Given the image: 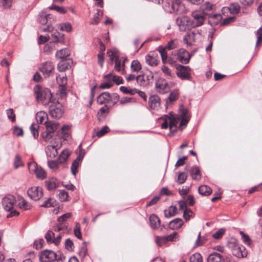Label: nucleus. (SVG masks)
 Returning a JSON list of instances; mask_svg holds the SVG:
<instances>
[{
	"instance_id": "1",
	"label": "nucleus",
	"mask_w": 262,
	"mask_h": 262,
	"mask_svg": "<svg viewBox=\"0 0 262 262\" xmlns=\"http://www.w3.org/2000/svg\"><path fill=\"white\" fill-rule=\"evenodd\" d=\"M33 91L38 102H41L43 105H47L51 101L52 96L48 89L36 85L34 86Z\"/></svg>"
},
{
	"instance_id": "2",
	"label": "nucleus",
	"mask_w": 262,
	"mask_h": 262,
	"mask_svg": "<svg viewBox=\"0 0 262 262\" xmlns=\"http://www.w3.org/2000/svg\"><path fill=\"white\" fill-rule=\"evenodd\" d=\"M119 96L115 93L111 95L108 92H103L97 97V103L100 105H107L110 107L114 106L118 101Z\"/></svg>"
},
{
	"instance_id": "3",
	"label": "nucleus",
	"mask_w": 262,
	"mask_h": 262,
	"mask_svg": "<svg viewBox=\"0 0 262 262\" xmlns=\"http://www.w3.org/2000/svg\"><path fill=\"white\" fill-rule=\"evenodd\" d=\"M16 203L15 197L10 194H8L4 197L2 200V205L4 209L7 211H10L9 214L7 215L8 218L16 216L19 214V212L15 210H13L14 205Z\"/></svg>"
},
{
	"instance_id": "4",
	"label": "nucleus",
	"mask_w": 262,
	"mask_h": 262,
	"mask_svg": "<svg viewBox=\"0 0 262 262\" xmlns=\"http://www.w3.org/2000/svg\"><path fill=\"white\" fill-rule=\"evenodd\" d=\"M190 20L193 28L201 26L206 20L205 13L202 11H194L191 14Z\"/></svg>"
},
{
	"instance_id": "5",
	"label": "nucleus",
	"mask_w": 262,
	"mask_h": 262,
	"mask_svg": "<svg viewBox=\"0 0 262 262\" xmlns=\"http://www.w3.org/2000/svg\"><path fill=\"white\" fill-rule=\"evenodd\" d=\"M39 259L41 262H52L55 260H62V257L61 255L58 257V255L52 250H45L40 253Z\"/></svg>"
},
{
	"instance_id": "6",
	"label": "nucleus",
	"mask_w": 262,
	"mask_h": 262,
	"mask_svg": "<svg viewBox=\"0 0 262 262\" xmlns=\"http://www.w3.org/2000/svg\"><path fill=\"white\" fill-rule=\"evenodd\" d=\"M176 23L181 31L185 32L193 28L190 17L187 16L178 17L176 20Z\"/></svg>"
},
{
	"instance_id": "7",
	"label": "nucleus",
	"mask_w": 262,
	"mask_h": 262,
	"mask_svg": "<svg viewBox=\"0 0 262 262\" xmlns=\"http://www.w3.org/2000/svg\"><path fill=\"white\" fill-rule=\"evenodd\" d=\"M155 88L156 91L160 94H165L169 92L170 86L166 80L163 78H159L156 81Z\"/></svg>"
},
{
	"instance_id": "8",
	"label": "nucleus",
	"mask_w": 262,
	"mask_h": 262,
	"mask_svg": "<svg viewBox=\"0 0 262 262\" xmlns=\"http://www.w3.org/2000/svg\"><path fill=\"white\" fill-rule=\"evenodd\" d=\"M27 193L29 196L34 201H38L43 196L41 188L39 187H32L28 190Z\"/></svg>"
},
{
	"instance_id": "9",
	"label": "nucleus",
	"mask_w": 262,
	"mask_h": 262,
	"mask_svg": "<svg viewBox=\"0 0 262 262\" xmlns=\"http://www.w3.org/2000/svg\"><path fill=\"white\" fill-rule=\"evenodd\" d=\"M29 170L34 171L37 178L43 180L46 177V173L41 167H38L35 163L28 164Z\"/></svg>"
},
{
	"instance_id": "10",
	"label": "nucleus",
	"mask_w": 262,
	"mask_h": 262,
	"mask_svg": "<svg viewBox=\"0 0 262 262\" xmlns=\"http://www.w3.org/2000/svg\"><path fill=\"white\" fill-rule=\"evenodd\" d=\"M50 114L53 118H59L63 114L62 106L60 104L56 105H51L49 108Z\"/></svg>"
},
{
	"instance_id": "11",
	"label": "nucleus",
	"mask_w": 262,
	"mask_h": 262,
	"mask_svg": "<svg viewBox=\"0 0 262 262\" xmlns=\"http://www.w3.org/2000/svg\"><path fill=\"white\" fill-rule=\"evenodd\" d=\"M233 247L232 249V254L237 257L242 258L246 257L247 252L244 247H239L238 245L232 243Z\"/></svg>"
},
{
	"instance_id": "12",
	"label": "nucleus",
	"mask_w": 262,
	"mask_h": 262,
	"mask_svg": "<svg viewBox=\"0 0 262 262\" xmlns=\"http://www.w3.org/2000/svg\"><path fill=\"white\" fill-rule=\"evenodd\" d=\"M190 55L188 52L184 49H180L177 52L178 60L183 63H188L190 60Z\"/></svg>"
},
{
	"instance_id": "13",
	"label": "nucleus",
	"mask_w": 262,
	"mask_h": 262,
	"mask_svg": "<svg viewBox=\"0 0 262 262\" xmlns=\"http://www.w3.org/2000/svg\"><path fill=\"white\" fill-rule=\"evenodd\" d=\"M168 117L170 118V120L169 121V128L170 132L168 134V135L172 136L177 132V125L180 118L179 117H174L171 113H169Z\"/></svg>"
},
{
	"instance_id": "14",
	"label": "nucleus",
	"mask_w": 262,
	"mask_h": 262,
	"mask_svg": "<svg viewBox=\"0 0 262 262\" xmlns=\"http://www.w3.org/2000/svg\"><path fill=\"white\" fill-rule=\"evenodd\" d=\"M54 69V66L52 62L47 61L43 63L39 68V70L46 76H49V74Z\"/></svg>"
},
{
	"instance_id": "15",
	"label": "nucleus",
	"mask_w": 262,
	"mask_h": 262,
	"mask_svg": "<svg viewBox=\"0 0 262 262\" xmlns=\"http://www.w3.org/2000/svg\"><path fill=\"white\" fill-rule=\"evenodd\" d=\"M181 69L177 72V76L181 79H189L190 78V74L189 71L190 69L188 66H180Z\"/></svg>"
},
{
	"instance_id": "16",
	"label": "nucleus",
	"mask_w": 262,
	"mask_h": 262,
	"mask_svg": "<svg viewBox=\"0 0 262 262\" xmlns=\"http://www.w3.org/2000/svg\"><path fill=\"white\" fill-rule=\"evenodd\" d=\"M83 157V156L81 152H79V156L76 158V159L73 161L72 163L71 167V170L72 173V174L74 176H76L77 171H78V168L80 165V164L82 160V158Z\"/></svg>"
},
{
	"instance_id": "17",
	"label": "nucleus",
	"mask_w": 262,
	"mask_h": 262,
	"mask_svg": "<svg viewBox=\"0 0 262 262\" xmlns=\"http://www.w3.org/2000/svg\"><path fill=\"white\" fill-rule=\"evenodd\" d=\"M165 48L159 47L158 51L161 55L162 61L164 63L173 64L175 62L171 57L167 56V52Z\"/></svg>"
},
{
	"instance_id": "18",
	"label": "nucleus",
	"mask_w": 262,
	"mask_h": 262,
	"mask_svg": "<svg viewBox=\"0 0 262 262\" xmlns=\"http://www.w3.org/2000/svg\"><path fill=\"white\" fill-rule=\"evenodd\" d=\"M57 146L48 145L46 148V152L48 157L51 158H55L58 155V149Z\"/></svg>"
},
{
	"instance_id": "19",
	"label": "nucleus",
	"mask_w": 262,
	"mask_h": 262,
	"mask_svg": "<svg viewBox=\"0 0 262 262\" xmlns=\"http://www.w3.org/2000/svg\"><path fill=\"white\" fill-rule=\"evenodd\" d=\"M149 220L150 226L152 229H157L159 228L161 222L157 215L152 214L149 216Z\"/></svg>"
},
{
	"instance_id": "20",
	"label": "nucleus",
	"mask_w": 262,
	"mask_h": 262,
	"mask_svg": "<svg viewBox=\"0 0 262 262\" xmlns=\"http://www.w3.org/2000/svg\"><path fill=\"white\" fill-rule=\"evenodd\" d=\"M183 225V221L180 218H176L169 223V228L172 230L178 229Z\"/></svg>"
},
{
	"instance_id": "21",
	"label": "nucleus",
	"mask_w": 262,
	"mask_h": 262,
	"mask_svg": "<svg viewBox=\"0 0 262 262\" xmlns=\"http://www.w3.org/2000/svg\"><path fill=\"white\" fill-rule=\"evenodd\" d=\"M46 131L52 134L58 128L59 124L52 121H46L45 123Z\"/></svg>"
},
{
	"instance_id": "22",
	"label": "nucleus",
	"mask_w": 262,
	"mask_h": 262,
	"mask_svg": "<svg viewBox=\"0 0 262 262\" xmlns=\"http://www.w3.org/2000/svg\"><path fill=\"white\" fill-rule=\"evenodd\" d=\"M160 98L157 95H153L149 98V105L151 108L155 109L160 105Z\"/></svg>"
},
{
	"instance_id": "23",
	"label": "nucleus",
	"mask_w": 262,
	"mask_h": 262,
	"mask_svg": "<svg viewBox=\"0 0 262 262\" xmlns=\"http://www.w3.org/2000/svg\"><path fill=\"white\" fill-rule=\"evenodd\" d=\"M47 189L49 190L55 189L58 185L57 180L55 178H52L45 182Z\"/></svg>"
},
{
	"instance_id": "24",
	"label": "nucleus",
	"mask_w": 262,
	"mask_h": 262,
	"mask_svg": "<svg viewBox=\"0 0 262 262\" xmlns=\"http://www.w3.org/2000/svg\"><path fill=\"white\" fill-rule=\"evenodd\" d=\"M105 80L111 79L112 82H115L117 84L123 83V79L119 76L113 75L112 74H108L104 76Z\"/></svg>"
},
{
	"instance_id": "25",
	"label": "nucleus",
	"mask_w": 262,
	"mask_h": 262,
	"mask_svg": "<svg viewBox=\"0 0 262 262\" xmlns=\"http://www.w3.org/2000/svg\"><path fill=\"white\" fill-rule=\"evenodd\" d=\"M69 55H70L69 50L67 48H64V49H61L56 52V57L58 59H60L64 60Z\"/></svg>"
},
{
	"instance_id": "26",
	"label": "nucleus",
	"mask_w": 262,
	"mask_h": 262,
	"mask_svg": "<svg viewBox=\"0 0 262 262\" xmlns=\"http://www.w3.org/2000/svg\"><path fill=\"white\" fill-rule=\"evenodd\" d=\"M190 172L192 179L194 180H199L201 179V174L198 167H192L190 169Z\"/></svg>"
},
{
	"instance_id": "27",
	"label": "nucleus",
	"mask_w": 262,
	"mask_h": 262,
	"mask_svg": "<svg viewBox=\"0 0 262 262\" xmlns=\"http://www.w3.org/2000/svg\"><path fill=\"white\" fill-rule=\"evenodd\" d=\"M199 193L205 196H208L211 194L212 189L207 185H203L200 186L198 188Z\"/></svg>"
},
{
	"instance_id": "28",
	"label": "nucleus",
	"mask_w": 262,
	"mask_h": 262,
	"mask_svg": "<svg viewBox=\"0 0 262 262\" xmlns=\"http://www.w3.org/2000/svg\"><path fill=\"white\" fill-rule=\"evenodd\" d=\"M164 215L166 218H169L174 216L177 213V208L174 206H170L164 210Z\"/></svg>"
},
{
	"instance_id": "29",
	"label": "nucleus",
	"mask_w": 262,
	"mask_h": 262,
	"mask_svg": "<svg viewBox=\"0 0 262 262\" xmlns=\"http://www.w3.org/2000/svg\"><path fill=\"white\" fill-rule=\"evenodd\" d=\"M207 262H223L222 261L221 254L213 252L211 253L208 257Z\"/></svg>"
},
{
	"instance_id": "30",
	"label": "nucleus",
	"mask_w": 262,
	"mask_h": 262,
	"mask_svg": "<svg viewBox=\"0 0 262 262\" xmlns=\"http://www.w3.org/2000/svg\"><path fill=\"white\" fill-rule=\"evenodd\" d=\"M68 227V223L67 222H58V223L54 226L53 229L55 231L59 232L67 229Z\"/></svg>"
},
{
	"instance_id": "31",
	"label": "nucleus",
	"mask_w": 262,
	"mask_h": 262,
	"mask_svg": "<svg viewBox=\"0 0 262 262\" xmlns=\"http://www.w3.org/2000/svg\"><path fill=\"white\" fill-rule=\"evenodd\" d=\"M70 155V152L67 150H63L59 155L58 161L59 163L62 164L66 162Z\"/></svg>"
},
{
	"instance_id": "32",
	"label": "nucleus",
	"mask_w": 262,
	"mask_h": 262,
	"mask_svg": "<svg viewBox=\"0 0 262 262\" xmlns=\"http://www.w3.org/2000/svg\"><path fill=\"white\" fill-rule=\"evenodd\" d=\"M224 10H228L231 13L237 14L240 10V7L238 3L231 4L229 7L224 8Z\"/></svg>"
},
{
	"instance_id": "33",
	"label": "nucleus",
	"mask_w": 262,
	"mask_h": 262,
	"mask_svg": "<svg viewBox=\"0 0 262 262\" xmlns=\"http://www.w3.org/2000/svg\"><path fill=\"white\" fill-rule=\"evenodd\" d=\"M47 119H48V115L44 112H39L36 113V119L37 124H42Z\"/></svg>"
},
{
	"instance_id": "34",
	"label": "nucleus",
	"mask_w": 262,
	"mask_h": 262,
	"mask_svg": "<svg viewBox=\"0 0 262 262\" xmlns=\"http://www.w3.org/2000/svg\"><path fill=\"white\" fill-rule=\"evenodd\" d=\"M146 62L150 66H156L158 65L159 61L156 57H152L150 55H147L145 57Z\"/></svg>"
},
{
	"instance_id": "35",
	"label": "nucleus",
	"mask_w": 262,
	"mask_h": 262,
	"mask_svg": "<svg viewBox=\"0 0 262 262\" xmlns=\"http://www.w3.org/2000/svg\"><path fill=\"white\" fill-rule=\"evenodd\" d=\"M130 68L132 71L138 72L141 70L142 66L138 60H134L132 62Z\"/></svg>"
},
{
	"instance_id": "36",
	"label": "nucleus",
	"mask_w": 262,
	"mask_h": 262,
	"mask_svg": "<svg viewBox=\"0 0 262 262\" xmlns=\"http://www.w3.org/2000/svg\"><path fill=\"white\" fill-rule=\"evenodd\" d=\"M24 166V164L23 163L20 156L19 155H16L13 161V166L14 168L17 169L18 168Z\"/></svg>"
},
{
	"instance_id": "37",
	"label": "nucleus",
	"mask_w": 262,
	"mask_h": 262,
	"mask_svg": "<svg viewBox=\"0 0 262 262\" xmlns=\"http://www.w3.org/2000/svg\"><path fill=\"white\" fill-rule=\"evenodd\" d=\"M63 35L58 32H54L51 35V42L57 43L62 41Z\"/></svg>"
},
{
	"instance_id": "38",
	"label": "nucleus",
	"mask_w": 262,
	"mask_h": 262,
	"mask_svg": "<svg viewBox=\"0 0 262 262\" xmlns=\"http://www.w3.org/2000/svg\"><path fill=\"white\" fill-rule=\"evenodd\" d=\"M39 125L37 123H33L30 126L31 132L35 138H37L39 135Z\"/></svg>"
},
{
	"instance_id": "39",
	"label": "nucleus",
	"mask_w": 262,
	"mask_h": 262,
	"mask_svg": "<svg viewBox=\"0 0 262 262\" xmlns=\"http://www.w3.org/2000/svg\"><path fill=\"white\" fill-rule=\"evenodd\" d=\"M120 91L124 94H129L131 95H134L137 93L136 89H131L130 88L121 86L120 88Z\"/></svg>"
},
{
	"instance_id": "40",
	"label": "nucleus",
	"mask_w": 262,
	"mask_h": 262,
	"mask_svg": "<svg viewBox=\"0 0 262 262\" xmlns=\"http://www.w3.org/2000/svg\"><path fill=\"white\" fill-rule=\"evenodd\" d=\"M59 163L58 160H50L48 162V165L52 170L55 171L58 169L59 167Z\"/></svg>"
},
{
	"instance_id": "41",
	"label": "nucleus",
	"mask_w": 262,
	"mask_h": 262,
	"mask_svg": "<svg viewBox=\"0 0 262 262\" xmlns=\"http://www.w3.org/2000/svg\"><path fill=\"white\" fill-rule=\"evenodd\" d=\"M107 53L110 58V63L111 64H113V62L115 61L116 59L119 58L117 53L116 52L110 50L107 51Z\"/></svg>"
},
{
	"instance_id": "42",
	"label": "nucleus",
	"mask_w": 262,
	"mask_h": 262,
	"mask_svg": "<svg viewBox=\"0 0 262 262\" xmlns=\"http://www.w3.org/2000/svg\"><path fill=\"white\" fill-rule=\"evenodd\" d=\"M58 28L62 31L70 32L72 30V26L69 23H61L58 25Z\"/></svg>"
},
{
	"instance_id": "43",
	"label": "nucleus",
	"mask_w": 262,
	"mask_h": 262,
	"mask_svg": "<svg viewBox=\"0 0 262 262\" xmlns=\"http://www.w3.org/2000/svg\"><path fill=\"white\" fill-rule=\"evenodd\" d=\"M58 199L61 202H66L69 200V195L68 192L64 190L59 191L58 194Z\"/></svg>"
},
{
	"instance_id": "44",
	"label": "nucleus",
	"mask_w": 262,
	"mask_h": 262,
	"mask_svg": "<svg viewBox=\"0 0 262 262\" xmlns=\"http://www.w3.org/2000/svg\"><path fill=\"white\" fill-rule=\"evenodd\" d=\"M167 242H176L177 241H179V235L178 233L176 232H174L172 233L165 236Z\"/></svg>"
},
{
	"instance_id": "45",
	"label": "nucleus",
	"mask_w": 262,
	"mask_h": 262,
	"mask_svg": "<svg viewBox=\"0 0 262 262\" xmlns=\"http://www.w3.org/2000/svg\"><path fill=\"white\" fill-rule=\"evenodd\" d=\"M155 243L159 247H161L167 243L166 238L165 236H157L155 237Z\"/></svg>"
},
{
	"instance_id": "46",
	"label": "nucleus",
	"mask_w": 262,
	"mask_h": 262,
	"mask_svg": "<svg viewBox=\"0 0 262 262\" xmlns=\"http://www.w3.org/2000/svg\"><path fill=\"white\" fill-rule=\"evenodd\" d=\"M190 262H203V258L199 253H195L190 257Z\"/></svg>"
},
{
	"instance_id": "47",
	"label": "nucleus",
	"mask_w": 262,
	"mask_h": 262,
	"mask_svg": "<svg viewBox=\"0 0 262 262\" xmlns=\"http://www.w3.org/2000/svg\"><path fill=\"white\" fill-rule=\"evenodd\" d=\"M102 15V12L100 10H97V13H95L93 16V19L91 22L92 25H97L99 23L100 17Z\"/></svg>"
},
{
	"instance_id": "48",
	"label": "nucleus",
	"mask_w": 262,
	"mask_h": 262,
	"mask_svg": "<svg viewBox=\"0 0 262 262\" xmlns=\"http://www.w3.org/2000/svg\"><path fill=\"white\" fill-rule=\"evenodd\" d=\"M137 83L141 86H144L147 84V81L145 80V75L141 74L136 77Z\"/></svg>"
},
{
	"instance_id": "49",
	"label": "nucleus",
	"mask_w": 262,
	"mask_h": 262,
	"mask_svg": "<svg viewBox=\"0 0 262 262\" xmlns=\"http://www.w3.org/2000/svg\"><path fill=\"white\" fill-rule=\"evenodd\" d=\"M55 203V201L53 199L48 198L42 204L40 205V206L45 208L52 207L54 206Z\"/></svg>"
},
{
	"instance_id": "50",
	"label": "nucleus",
	"mask_w": 262,
	"mask_h": 262,
	"mask_svg": "<svg viewBox=\"0 0 262 262\" xmlns=\"http://www.w3.org/2000/svg\"><path fill=\"white\" fill-rule=\"evenodd\" d=\"M56 80L59 86L61 87L64 86L67 84V78L63 75H59L56 77Z\"/></svg>"
},
{
	"instance_id": "51",
	"label": "nucleus",
	"mask_w": 262,
	"mask_h": 262,
	"mask_svg": "<svg viewBox=\"0 0 262 262\" xmlns=\"http://www.w3.org/2000/svg\"><path fill=\"white\" fill-rule=\"evenodd\" d=\"M179 91L178 90H173L169 95V100L170 102L174 101L179 98Z\"/></svg>"
},
{
	"instance_id": "52",
	"label": "nucleus",
	"mask_w": 262,
	"mask_h": 262,
	"mask_svg": "<svg viewBox=\"0 0 262 262\" xmlns=\"http://www.w3.org/2000/svg\"><path fill=\"white\" fill-rule=\"evenodd\" d=\"M178 45L177 39L170 40L165 47L168 50H172L177 48Z\"/></svg>"
},
{
	"instance_id": "53",
	"label": "nucleus",
	"mask_w": 262,
	"mask_h": 262,
	"mask_svg": "<svg viewBox=\"0 0 262 262\" xmlns=\"http://www.w3.org/2000/svg\"><path fill=\"white\" fill-rule=\"evenodd\" d=\"M74 233L76 237L78 239L82 238V235L81 233L80 225L79 223H77L74 229Z\"/></svg>"
},
{
	"instance_id": "54",
	"label": "nucleus",
	"mask_w": 262,
	"mask_h": 262,
	"mask_svg": "<svg viewBox=\"0 0 262 262\" xmlns=\"http://www.w3.org/2000/svg\"><path fill=\"white\" fill-rule=\"evenodd\" d=\"M70 127L68 125H64L61 128L62 138L66 139L69 136Z\"/></svg>"
},
{
	"instance_id": "55",
	"label": "nucleus",
	"mask_w": 262,
	"mask_h": 262,
	"mask_svg": "<svg viewBox=\"0 0 262 262\" xmlns=\"http://www.w3.org/2000/svg\"><path fill=\"white\" fill-rule=\"evenodd\" d=\"M49 8L51 10H54L61 14H64L67 12V11L64 8L62 7L57 6L55 5H53L52 6L49 7Z\"/></svg>"
},
{
	"instance_id": "56",
	"label": "nucleus",
	"mask_w": 262,
	"mask_h": 262,
	"mask_svg": "<svg viewBox=\"0 0 262 262\" xmlns=\"http://www.w3.org/2000/svg\"><path fill=\"white\" fill-rule=\"evenodd\" d=\"M68 64L64 60H62L58 64V69L60 72L65 71L68 69Z\"/></svg>"
},
{
	"instance_id": "57",
	"label": "nucleus",
	"mask_w": 262,
	"mask_h": 262,
	"mask_svg": "<svg viewBox=\"0 0 262 262\" xmlns=\"http://www.w3.org/2000/svg\"><path fill=\"white\" fill-rule=\"evenodd\" d=\"M187 175L185 172H180L178 178V183L180 184H183L186 181Z\"/></svg>"
},
{
	"instance_id": "58",
	"label": "nucleus",
	"mask_w": 262,
	"mask_h": 262,
	"mask_svg": "<svg viewBox=\"0 0 262 262\" xmlns=\"http://www.w3.org/2000/svg\"><path fill=\"white\" fill-rule=\"evenodd\" d=\"M189 120L190 117L182 118L181 121L179 126V128L180 130H183V128L186 126Z\"/></svg>"
},
{
	"instance_id": "59",
	"label": "nucleus",
	"mask_w": 262,
	"mask_h": 262,
	"mask_svg": "<svg viewBox=\"0 0 262 262\" xmlns=\"http://www.w3.org/2000/svg\"><path fill=\"white\" fill-rule=\"evenodd\" d=\"M54 237V233L49 230L45 235V238L48 243H53V240Z\"/></svg>"
},
{
	"instance_id": "60",
	"label": "nucleus",
	"mask_w": 262,
	"mask_h": 262,
	"mask_svg": "<svg viewBox=\"0 0 262 262\" xmlns=\"http://www.w3.org/2000/svg\"><path fill=\"white\" fill-rule=\"evenodd\" d=\"M41 137L46 142H51L52 139L51 133L46 130L42 133Z\"/></svg>"
},
{
	"instance_id": "61",
	"label": "nucleus",
	"mask_w": 262,
	"mask_h": 262,
	"mask_svg": "<svg viewBox=\"0 0 262 262\" xmlns=\"http://www.w3.org/2000/svg\"><path fill=\"white\" fill-rule=\"evenodd\" d=\"M18 206L20 208L24 210L29 209L31 207V205L25 200H22L18 204Z\"/></svg>"
},
{
	"instance_id": "62",
	"label": "nucleus",
	"mask_w": 262,
	"mask_h": 262,
	"mask_svg": "<svg viewBox=\"0 0 262 262\" xmlns=\"http://www.w3.org/2000/svg\"><path fill=\"white\" fill-rule=\"evenodd\" d=\"M213 5L208 2H205L202 6L201 8L202 11H210L213 9Z\"/></svg>"
},
{
	"instance_id": "63",
	"label": "nucleus",
	"mask_w": 262,
	"mask_h": 262,
	"mask_svg": "<svg viewBox=\"0 0 262 262\" xmlns=\"http://www.w3.org/2000/svg\"><path fill=\"white\" fill-rule=\"evenodd\" d=\"M225 232V229H222V228L220 229L219 230H217L216 232H215L213 234L212 237L215 239H220L224 234Z\"/></svg>"
},
{
	"instance_id": "64",
	"label": "nucleus",
	"mask_w": 262,
	"mask_h": 262,
	"mask_svg": "<svg viewBox=\"0 0 262 262\" xmlns=\"http://www.w3.org/2000/svg\"><path fill=\"white\" fill-rule=\"evenodd\" d=\"M109 130L110 129L108 126H104L100 129V130L97 132L96 136L98 137H101L104 136L106 133H108Z\"/></svg>"
}]
</instances>
